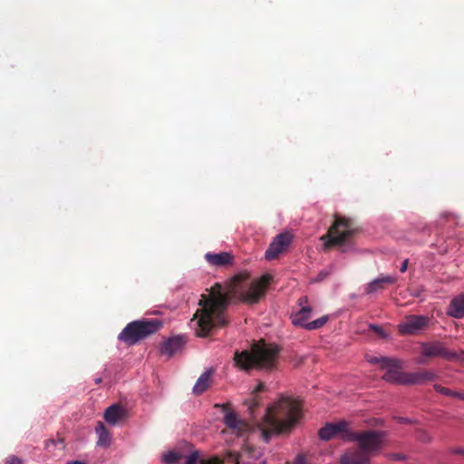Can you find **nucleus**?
Masks as SVG:
<instances>
[{
    "label": "nucleus",
    "instance_id": "nucleus-1",
    "mask_svg": "<svg viewBox=\"0 0 464 464\" xmlns=\"http://www.w3.org/2000/svg\"><path fill=\"white\" fill-rule=\"evenodd\" d=\"M272 281L268 274L251 282H243L239 277L234 279L227 291L220 285H216L207 294L201 295L200 308L195 318L198 320L196 333L198 336H206L214 328L223 326L227 323L226 307L228 292L237 295L241 301L254 304L264 296L267 286Z\"/></svg>",
    "mask_w": 464,
    "mask_h": 464
},
{
    "label": "nucleus",
    "instance_id": "nucleus-2",
    "mask_svg": "<svg viewBox=\"0 0 464 464\" xmlns=\"http://www.w3.org/2000/svg\"><path fill=\"white\" fill-rule=\"evenodd\" d=\"M300 417L298 401L289 397H280L267 406L255 431L265 442H269L273 435L290 431Z\"/></svg>",
    "mask_w": 464,
    "mask_h": 464
},
{
    "label": "nucleus",
    "instance_id": "nucleus-3",
    "mask_svg": "<svg viewBox=\"0 0 464 464\" xmlns=\"http://www.w3.org/2000/svg\"><path fill=\"white\" fill-rule=\"evenodd\" d=\"M279 347L276 344L259 341L250 352L243 351L235 354V362L244 370L256 368L271 371L277 366Z\"/></svg>",
    "mask_w": 464,
    "mask_h": 464
},
{
    "label": "nucleus",
    "instance_id": "nucleus-4",
    "mask_svg": "<svg viewBox=\"0 0 464 464\" xmlns=\"http://www.w3.org/2000/svg\"><path fill=\"white\" fill-rule=\"evenodd\" d=\"M402 362L388 357V362L383 364L381 370L385 371L382 379L388 382L398 384H420L434 379L431 372L422 371L418 372H404L401 371Z\"/></svg>",
    "mask_w": 464,
    "mask_h": 464
},
{
    "label": "nucleus",
    "instance_id": "nucleus-5",
    "mask_svg": "<svg viewBox=\"0 0 464 464\" xmlns=\"http://www.w3.org/2000/svg\"><path fill=\"white\" fill-rule=\"evenodd\" d=\"M261 456L260 450L246 446L238 454L227 452L222 459L212 457L209 459L202 458L197 450L191 451L185 457V464H251L257 460Z\"/></svg>",
    "mask_w": 464,
    "mask_h": 464
},
{
    "label": "nucleus",
    "instance_id": "nucleus-6",
    "mask_svg": "<svg viewBox=\"0 0 464 464\" xmlns=\"http://www.w3.org/2000/svg\"><path fill=\"white\" fill-rule=\"evenodd\" d=\"M161 326L160 321L140 320L130 323L119 334V339L132 345L141 339L156 333Z\"/></svg>",
    "mask_w": 464,
    "mask_h": 464
},
{
    "label": "nucleus",
    "instance_id": "nucleus-7",
    "mask_svg": "<svg viewBox=\"0 0 464 464\" xmlns=\"http://www.w3.org/2000/svg\"><path fill=\"white\" fill-rule=\"evenodd\" d=\"M350 440L356 442L371 459L375 457L386 443V433L383 431L368 430L362 432H352Z\"/></svg>",
    "mask_w": 464,
    "mask_h": 464
},
{
    "label": "nucleus",
    "instance_id": "nucleus-8",
    "mask_svg": "<svg viewBox=\"0 0 464 464\" xmlns=\"http://www.w3.org/2000/svg\"><path fill=\"white\" fill-rule=\"evenodd\" d=\"M353 232L350 221L345 218L336 219L334 225L329 229L328 234L322 236L321 240L325 247L343 242Z\"/></svg>",
    "mask_w": 464,
    "mask_h": 464
},
{
    "label": "nucleus",
    "instance_id": "nucleus-9",
    "mask_svg": "<svg viewBox=\"0 0 464 464\" xmlns=\"http://www.w3.org/2000/svg\"><path fill=\"white\" fill-rule=\"evenodd\" d=\"M311 313L312 308L309 305L302 306L298 311L292 314L291 318L293 324L306 330H314L321 328L329 319L327 315H324L316 320L308 322Z\"/></svg>",
    "mask_w": 464,
    "mask_h": 464
},
{
    "label": "nucleus",
    "instance_id": "nucleus-10",
    "mask_svg": "<svg viewBox=\"0 0 464 464\" xmlns=\"http://www.w3.org/2000/svg\"><path fill=\"white\" fill-rule=\"evenodd\" d=\"M318 435L323 440H329L334 438L350 440L352 432L349 430L348 422L340 420L334 423H327L319 430Z\"/></svg>",
    "mask_w": 464,
    "mask_h": 464
},
{
    "label": "nucleus",
    "instance_id": "nucleus-11",
    "mask_svg": "<svg viewBox=\"0 0 464 464\" xmlns=\"http://www.w3.org/2000/svg\"><path fill=\"white\" fill-rule=\"evenodd\" d=\"M430 318L424 315H409L398 324V330L402 335H412L419 334L426 328Z\"/></svg>",
    "mask_w": 464,
    "mask_h": 464
},
{
    "label": "nucleus",
    "instance_id": "nucleus-12",
    "mask_svg": "<svg viewBox=\"0 0 464 464\" xmlns=\"http://www.w3.org/2000/svg\"><path fill=\"white\" fill-rule=\"evenodd\" d=\"M216 407L221 408L224 411V422L233 433L237 435H243L245 432L249 430V425L241 420L234 411H227L225 405L217 404Z\"/></svg>",
    "mask_w": 464,
    "mask_h": 464
},
{
    "label": "nucleus",
    "instance_id": "nucleus-13",
    "mask_svg": "<svg viewBox=\"0 0 464 464\" xmlns=\"http://www.w3.org/2000/svg\"><path fill=\"white\" fill-rule=\"evenodd\" d=\"M291 242L292 236L289 233H282L276 236L265 253L266 259H275L280 253L289 246Z\"/></svg>",
    "mask_w": 464,
    "mask_h": 464
},
{
    "label": "nucleus",
    "instance_id": "nucleus-14",
    "mask_svg": "<svg viewBox=\"0 0 464 464\" xmlns=\"http://www.w3.org/2000/svg\"><path fill=\"white\" fill-rule=\"evenodd\" d=\"M420 353L425 357H442L445 359L456 357L454 353L448 351L440 342L421 343Z\"/></svg>",
    "mask_w": 464,
    "mask_h": 464
},
{
    "label": "nucleus",
    "instance_id": "nucleus-15",
    "mask_svg": "<svg viewBox=\"0 0 464 464\" xmlns=\"http://www.w3.org/2000/svg\"><path fill=\"white\" fill-rule=\"evenodd\" d=\"M341 464H370L369 458L362 450L349 449L340 458Z\"/></svg>",
    "mask_w": 464,
    "mask_h": 464
},
{
    "label": "nucleus",
    "instance_id": "nucleus-16",
    "mask_svg": "<svg viewBox=\"0 0 464 464\" xmlns=\"http://www.w3.org/2000/svg\"><path fill=\"white\" fill-rule=\"evenodd\" d=\"M184 345V340L180 336H175L163 342L160 346L161 353L170 357L181 351Z\"/></svg>",
    "mask_w": 464,
    "mask_h": 464
},
{
    "label": "nucleus",
    "instance_id": "nucleus-17",
    "mask_svg": "<svg viewBox=\"0 0 464 464\" xmlns=\"http://www.w3.org/2000/svg\"><path fill=\"white\" fill-rule=\"evenodd\" d=\"M205 258L209 265L214 266H224L233 261V256L229 252L207 253Z\"/></svg>",
    "mask_w": 464,
    "mask_h": 464
},
{
    "label": "nucleus",
    "instance_id": "nucleus-18",
    "mask_svg": "<svg viewBox=\"0 0 464 464\" xmlns=\"http://www.w3.org/2000/svg\"><path fill=\"white\" fill-rule=\"evenodd\" d=\"M214 370L212 368L207 369L197 380L194 387L193 393L199 395L203 393L210 386Z\"/></svg>",
    "mask_w": 464,
    "mask_h": 464
},
{
    "label": "nucleus",
    "instance_id": "nucleus-19",
    "mask_svg": "<svg viewBox=\"0 0 464 464\" xmlns=\"http://www.w3.org/2000/svg\"><path fill=\"white\" fill-rule=\"evenodd\" d=\"M125 414V410L118 405L110 406L104 412V419L110 425H116Z\"/></svg>",
    "mask_w": 464,
    "mask_h": 464
},
{
    "label": "nucleus",
    "instance_id": "nucleus-20",
    "mask_svg": "<svg viewBox=\"0 0 464 464\" xmlns=\"http://www.w3.org/2000/svg\"><path fill=\"white\" fill-rule=\"evenodd\" d=\"M396 278L392 276H381L378 278L372 280L366 286V293L372 294L382 288V284H393Z\"/></svg>",
    "mask_w": 464,
    "mask_h": 464
},
{
    "label": "nucleus",
    "instance_id": "nucleus-21",
    "mask_svg": "<svg viewBox=\"0 0 464 464\" xmlns=\"http://www.w3.org/2000/svg\"><path fill=\"white\" fill-rule=\"evenodd\" d=\"M448 313L455 318L464 316V295H459L451 301Z\"/></svg>",
    "mask_w": 464,
    "mask_h": 464
},
{
    "label": "nucleus",
    "instance_id": "nucleus-22",
    "mask_svg": "<svg viewBox=\"0 0 464 464\" xmlns=\"http://www.w3.org/2000/svg\"><path fill=\"white\" fill-rule=\"evenodd\" d=\"M99 437L97 444L101 447H108L111 443V435L102 423H99L95 428Z\"/></svg>",
    "mask_w": 464,
    "mask_h": 464
},
{
    "label": "nucleus",
    "instance_id": "nucleus-23",
    "mask_svg": "<svg viewBox=\"0 0 464 464\" xmlns=\"http://www.w3.org/2000/svg\"><path fill=\"white\" fill-rule=\"evenodd\" d=\"M184 458L183 453L178 450H172L162 455V461L166 464H175Z\"/></svg>",
    "mask_w": 464,
    "mask_h": 464
},
{
    "label": "nucleus",
    "instance_id": "nucleus-24",
    "mask_svg": "<svg viewBox=\"0 0 464 464\" xmlns=\"http://www.w3.org/2000/svg\"><path fill=\"white\" fill-rule=\"evenodd\" d=\"M367 361L371 363V364H376L378 365L379 369H381L382 367H383V364L388 362V357H382V356H370L368 355L367 356Z\"/></svg>",
    "mask_w": 464,
    "mask_h": 464
},
{
    "label": "nucleus",
    "instance_id": "nucleus-25",
    "mask_svg": "<svg viewBox=\"0 0 464 464\" xmlns=\"http://www.w3.org/2000/svg\"><path fill=\"white\" fill-rule=\"evenodd\" d=\"M435 390L437 392H439L440 393H442V394H445L447 396H456V397H460V394L457 393V392H453L451 391H450L449 389L447 388H444V387H441L440 385H435L434 386Z\"/></svg>",
    "mask_w": 464,
    "mask_h": 464
},
{
    "label": "nucleus",
    "instance_id": "nucleus-26",
    "mask_svg": "<svg viewBox=\"0 0 464 464\" xmlns=\"http://www.w3.org/2000/svg\"><path fill=\"white\" fill-rule=\"evenodd\" d=\"M259 403V401L256 396H253L251 399L246 400L244 404L247 406V408L252 411L255 407H256Z\"/></svg>",
    "mask_w": 464,
    "mask_h": 464
},
{
    "label": "nucleus",
    "instance_id": "nucleus-27",
    "mask_svg": "<svg viewBox=\"0 0 464 464\" xmlns=\"http://www.w3.org/2000/svg\"><path fill=\"white\" fill-rule=\"evenodd\" d=\"M372 330H374L382 338H388L389 334L380 326L372 324L370 326Z\"/></svg>",
    "mask_w": 464,
    "mask_h": 464
},
{
    "label": "nucleus",
    "instance_id": "nucleus-28",
    "mask_svg": "<svg viewBox=\"0 0 464 464\" xmlns=\"http://www.w3.org/2000/svg\"><path fill=\"white\" fill-rule=\"evenodd\" d=\"M286 464H307V461L304 455H297L292 462Z\"/></svg>",
    "mask_w": 464,
    "mask_h": 464
},
{
    "label": "nucleus",
    "instance_id": "nucleus-29",
    "mask_svg": "<svg viewBox=\"0 0 464 464\" xmlns=\"http://www.w3.org/2000/svg\"><path fill=\"white\" fill-rule=\"evenodd\" d=\"M5 464H21V460L15 457L11 458Z\"/></svg>",
    "mask_w": 464,
    "mask_h": 464
},
{
    "label": "nucleus",
    "instance_id": "nucleus-30",
    "mask_svg": "<svg viewBox=\"0 0 464 464\" xmlns=\"http://www.w3.org/2000/svg\"><path fill=\"white\" fill-rule=\"evenodd\" d=\"M407 268H408V259H405V260L403 261V263H402V265H401V268H400V271H401V273H404V272H406Z\"/></svg>",
    "mask_w": 464,
    "mask_h": 464
},
{
    "label": "nucleus",
    "instance_id": "nucleus-31",
    "mask_svg": "<svg viewBox=\"0 0 464 464\" xmlns=\"http://www.w3.org/2000/svg\"><path fill=\"white\" fill-rule=\"evenodd\" d=\"M66 464H86V463L82 460H71V461H67Z\"/></svg>",
    "mask_w": 464,
    "mask_h": 464
},
{
    "label": "nucleus",
    "instance_id": "nucleus-32",
    "mask_svg": "<svg viewBox=\"0 0 464 464\" xmlns=\"http://www.w3.org/2000/svg\"><path fill=\"white\" fill-rule=\"evenodd\" d=\"M263 389V384L259 383L256 388L255 389L254 392H256L258 391H261Z\"/></svg>",
    "mask_w": 464,
    "mask_h": 464
},
{
    "label": "nucleus",
    "instance_id": "nucleus-33",
    "mask_svg": "<svg viewBox=\"0 0 464 464\" xmlns=\"http://www.w3.org/2000/svg\"><path fill=\"white\" fill-rule=\"evenodd\" d=\"M394 459H402L403 458H402V457H401L400 455H395V456H394Z\"/></svg>",
    "mask_w": 464,
    "mask_h": 464
},
{
    "label": "nucleus",
    "instance_id": "nucleus-34",
    "mask_svg": "<svg viewBox=\"0 0 464 464\" xmlns=\"http://www.w3.org/2000/svg\"><path fill=\"white\" fill-rule=\"evenodd\" d=\"M418 362V363H424V362H425V361H424L423 359H420V360H418V362Z\"/></svg>",
    "mask_w": 464,
    "mask_h": 464
},
{
    "label": "nucleus",
    "instance_id": "nucleus-35",
    "mask_svg": "<svg viewBox=\"0 0 464 464\" xmlns=\"http://www.w3.org/2000/svg\"><path fill=\"white\" fill-rule=\"evenodd\" d=\"M101 382V379H97L96 382L99 383Z\"/></svg>",
    "mask_w": 464,
    "mask_h": 464
}]
</instances>
